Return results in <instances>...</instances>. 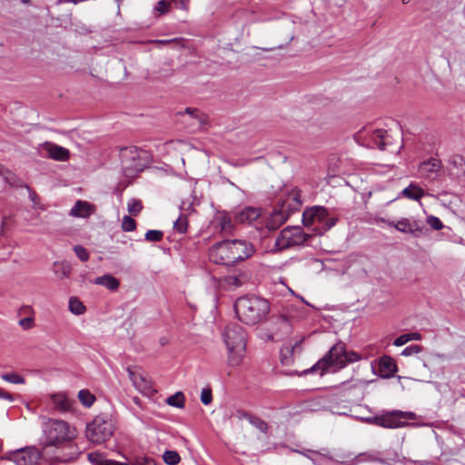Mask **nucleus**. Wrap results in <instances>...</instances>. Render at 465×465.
Segmentation results:
<instances>
[{
  "instance_id": "4be33fe9",
  "label": "nucleus",
  "mask_w": 465,
  "mask_h": 465,
  "mask_svg": "<svg viewBox=\"0 0 465 465\" xmlns=\"http://www.w3.org/2000/svg\"><path fill=\"white\" fill-rule=\"evenodd\" d=\"M401 195L410 200L419 201L425 195V193L418 184L411 183L401 191Z\"/></svg>"
},
{
  "instance_id": "4468645a",
  "label": "nucleus",
  "mask_w": 465,
  "mask_h": 465,
  "mask_svg": "<svg viewBox=\"0 0 465 465\" xmlns=\"http://www.w3.org/2000/svg\"><path fill=\"white\" fill-rule=\"evenodd\" d=\"M388 225L404 233L416 234L421 232L419 222L413 218H401L397 222H388Z\"/></svg>"
},
{
  "instance_id": "20e7f679",
  "label": "nucleus",
  "mask_w": 465,
  "mask_h": 465,
  "mask_svg": "<svg viewBox=\"0 0 465 465\" xmlns=\"http://www.w3.org/2000/svg\"><path fill=\"white\" fill-rule=\"evenodd\" d=\"M361 357L354 351H347L345 346L341 342L333 345L328 353L321 360H319L310 370L306 372H313L321 371V375L332 368L333 370H340L346 366L347 363H353L358 361Z\"/></svg>"
},
{
  "instance_id": "58836bf2",
  "label": "nucleus",
  "mask_w": 465,
  "mask_h": 465,
  "mask_svg": "<svg viewBox=\"0 0 465 465\" xmlns=\"http://www.w3.org/2000/svg\"><path fill=\"white\" fill-rule=\"evenodd\" d=\"M163 236V232L158 230H149L145 233V240L148 242H159Z\"/></svg>"
},
{
  "instance_id": "b1692460",
  "label": "nucleus",
  "mask_w": 465,
  "mask_h": 465,
  "mask_svg": "<svg viewBox=\"0 0 465 465\" xmlns=\"http://www.w3.org/2000/svg\"><path fill=\"white\" fill-rule=\"evenodd\" d=\"M52 401L54 407L62 411H67L71 409L73 401H71L65 394L57 393L52 395Z\"/></svg>"
},
{
  "instance_id": "473e14b6",
  "label": "nucleus",
  "mask_w": 465,
  "mask_h": 465,
  "mask_svg": "<svg viewBox=\"0 0 465 465\" xmlns=\"http://www.w3.org/2000/svg\"><path fill=\"white\" fill-rule=\"evenodd\" d=\"M185 113L192 118L196 119L201 126L207 123L206 115L197 109L186 108Z\"/></svg>"
},
{
  "instance_id": "bb28decb",
  "label": "nucleus",
  "mask_w": 465,
  "mask_h": 465,
  "mask_svg": "<svg viewBox=\"0 0 465 465\" xmlns=\"http://www.w3.org/2000/svg\"><path fill=\"white\" fill-rule=\"evenodd\" d=\"M421 340V334L419 332H410L400 335L393 341V345L400 347L406 344L410 341H420Z\"/></svg>"
},
{
  "instance_id": "423d86ee",
  "label": "nucleus",
  "mask_w": 465,
  "mask_h": 465,
  "mask_svg": "<svg viewBox=\"0 0 465 465\" xmlns=\"http://www.w3.org/2000/svg\"><path fill=\"white\" fill-rule=\"evenodd\" d=\"M337 222V218L330 216L329 212L322 206H312L306 209L302 213V223L306 227L316 225L314 231L319 234L332 228Z\"/></svg>"
},
{
  "instance_id": "6e6d98bb",
  "label": "nucleus",
  "mask_w": 465,
  "mask_h": 465,
  "mask_svg": "<svg viewBox=\"0 0 465 465\" xmlns=\"http://www.w3.org/2000/svg\"><path fill=\"white\" fill-rule=\"evenodd\" d=\"M301 342H302V341H296L295 345L292 347V351H294L295 346H296V345H298V344H300Z\"/></svg>"
},
{
  "instance_id": "c03bdc74",
  "label": "nucleus",
  "mask_w": 465,
  "mask_h": 465,
  "mask_svg": "<svg viewBox=\"0 0 465 465\" xmlns=\"http://www.w3.org/2000/svg\"><path fill=\"white\" fill-rule=\"evenodd\" d=\"M421 351V346L420 345H411L406 347L402 352L401 355L403 356H411L413 354H417Z\"/></svg>"
},
{
  "instance_id": "a878e982",
  "label": "nucleus",
  "mask_w": 465,
  "mask_h": 465,
  "mask_svg": "<svg viewBox=\"0 0 465 465\" xmlns=\"http://www.w3.org/2000/svg\"><path fill=\"white\" fill-rule=\"evenodd\" d=\"M69 311L74 315H82L85 312L84 304L77 297H71L69 300Z\"/></svg>"
},
{
  "instance_id": "09e8293b",
  "label": "nucleus",
  "mask_w": 465,
  "mask_h": 465,
  "mask_svg": "<svg viewBox=\"0 0 465 465\" xmlns=\"http://www.w3.org/2000/svg\"><path fill=\"white\" fill-rule=\"evenodd\" d=\"M19 325L25 329H29L33 325V320L31 318H24L19 321Z\"/></svg>"
},
{
  "instance_id": "a18cd8bd",
  "label": "nucleus",
  "mask_w": 465,
  "mask_h": 465,
  "mask_svg": "<svg viewBox=\"0 0 465 465\" xmlns=\"http://www.w3.org/2000/svg\"><path fill=\"white\" fill-rule=\"evenodd\" d=\"M452 163L465 173V160L461 155L453 156Z\"/></svg>"
},
{
  "instance_id": "c85d7f7f",
  "label": "nucleus",
  "mask_w": 465,
  "mask_h": 465,
  "mask_svg": "<svg viewBox=\"0 0 465 465\" xmlns=\"http://www.w3.org/2000/svg\"><path fill=\"white\" fill-rule=\"evenodd\" d=\"M243 417L256 429H258L260 431L266 433L268 430V425L267 423L260 419L259 417L251 415V414H243Z\"/></svg>"
},
{
  "instance_id": "aec40b11",
  "label": "nucleus",
  "mask_w": 465,
  "mask_h": 465,
  "mask_svg": "<svg viewBox=\"0 0 465 465\" xmlns=\"http://www.w3.org/2000/svg\"><path fill=\"white\" fill-rule=\"evenodd\" d=\"M94 212L93 204L78 200L70 211V215L74 217L87 218Z\"/></svg>"
},
{
  "instance_id": "f704fd0d",
  "label": "nucleus",
  "mask_w": 465,
  "mask_h": 465,
  "mask_svg": "<svg viewBox=\"0 0 465 465\" xmlns=\"http://www.w3.org/2000/svg\"><path fill=\"white\" fill-rule=\"evenodd\" d=\"M122 230L124 232H133L136 228L135 221L129 215H124L122 220Z\"/></svg>"
},
{
  "instance_id": "2f4dec72",
  "label": "nucleus",
  "mask_w": 465,
  "mask_h": 465,
  "mask_svg": "<svg viewBox=\"0 0 465 465\" xmlns=\"http://www.w3.org/2000/svg\"><path fill=\"white\" fill-rule=\"evenodd\" d=\"M163 459L164 462L168 465H177L181 458L177 451L175 450H166L163 454Z\"/></svg>"
},
{
  "instance_id": "2eb2a0df",
  "label": "nucleus",
  "mask_w": 465,
  "mask_h": 465,
  "mask_svg": "<svg viewBox=\"0 0 465 465\" xmlns=\"http://www.w3.org/2000/svg\"><path fill=\"white\" fill-rule=\"evenodd\" d=\"M368 146L377 147L385 150L389 144V135L386 130L376 129L368 134Z\"/></svg>"
},
{
  "instance_id": "864d4df0",
  "label": "nucleus",
  "mask_w": 465,
  "mask_h": 465,
  "mask_svg": "<svg viewBox=\"0 0 465 465\" xmlns=\"http://www.w3.org/2000/svg\"><path fill=\"white\" fill-rule=\"evenodd\" d=\"M6 222H7V218H6V217H4V218H3V221H2V230H1V232H0V235H3V233H4V227L5 226Z\"/></svg>"
},
{
  "instance_id": "4c0bfd02",
  "label": "nucleus",
  "mask_w": 465,
  "mask_h": 465,
  "mask_svg": "<svg viewBox=\"0 0 465 465\" xmlns=\"http://www.w3.org/2000/svg\"><path fill=\"white\" fill-rule=\"evenodd\" d=\"M133 465H156V462L150 457L135 456L133 460Z\"/></svg>"
},
{
  "instance_id": "603ef678",
  "label": "nucleus",
  "mask_w": 465,
  "mask_h": 465,
  "mask_svg": "<svg viewBox=\"0 0 465 465\" xmlns=\"http://www.w3.org/2000/svg\"><path fill=\"white\" fill-rule=\"evenodd\" d=\"M104 465H129L128 463L115 461V460H106Z\"/></svg>"
},
{
  "instance_id": "f3484780",
  "label": "nucleus",
  "mask_w": 465,
  "mask_h": 465,
  "mask_svg": "<svg viewBox=\"0 0 465 465\" xmlns=\"http://www.w3.org/2000/svg\"><path fill=\"white\" fill-rule=\"evenodd\" d=\"M251 279V272L247 269H242L225 277V283L233 288H238L248 282Z\"/></svg>"
},
{
  "instance_id": "f03ea898",
  "label": "nucleus",
  "mask_w": 465,
  "mask_h": 465,
  "mask_svg": "<svg viewBox=\"0 0 465 465\" xmlns=\"http://www.w3.org/2000/svg\"><path fill=\"white\" fill-rule=\"evenodd\" d=\"M223 338L227 348V363L231 367L240 366L246 354V334L242 326L232 323L226 326Z\"/></svg>"
},
{
  "instance_id": "9d476101",
  "label": "nucleus",
  "mask_w": 465,
  "mask_h": 465,
  "mask_svg": "<svg viewBox=\"0 0 465 465\" xmlns=\"http://www.w3.org/2000/svg\"><path fill=\"white\" fill-rule=\"evenodd\" d=\"M416 414L411 411H393L373 418V423L387 429H397L407 425L408 420H415Z\"/></svg>"
},
{
  "instance_id": "8fccbe9b",
  "label": "nucleus",
  "mask_w": 465,
  "mask_h": 465,
  "mask_svg": "<svg viewBox=\"0 0 465 465\" xmlns=\"http://www.w3.org/2000/svg\"><path fill=\"white\" fill-rule=\"evenodd\" d=\"M0 398L5 399V400L9 401H14V396L11 393L4 391L1 388H0Z\"/></svg>"
},
{
  "instance_id": "f257e3e1",
  "label": "nucleus",
  "mask_w": 465,
  "mask_h": 465,
  "mask_svg": "<svg viewBox=\"0 0 465 465\" xmlns=\"http://www.w3.org/2000/svg\"><path fill=\"white\" fill-rule=\"evenodd\" d=\"M253 252V245L245 240H225L210 248L209 259L216 264L232 266L248 259Z\"/></svg>"
},
{
  "instance_id": "6ab92c4d",
  "label": "nucleus",
  "mask_w": 465,
  "mask_h": 465,
  "mask_svg": "<svg viewBox=\"0 0 465 465\" xmlns=\"http://www.w3.org/2000/svg\"><path fill=\"white\" fill-rule=\"evenodd\" d=\"M397 371V366L390 356H382L379 361L378 372L381 378H391Z\"/></svg>"
},
{
  "instance_id": "a211bd4d",
  "label": "nucleus",
  "mask_w": 465,
  "mask_h": 465,
  "mask_svg": "<svg viewBox=\"0 0 465 465\" xmlns=\"http://www.w3.org/2000/svg\"><path fill=\"white\" fill-rule=\"evenodd\" d=\"M43 150L46 152L48 157L56 161H66L70 156V153L66 148L52 143H45Z\"/></svg>"
},
{
  "instance_id": "c9c22d12",
  "label": "nucleus",
  "mask_w": 465,
  "mask_h": 465,
  "mask_svg": "<svg viewBox=\"0 0 465 465\" xmlns=\"http://www.w3.org/2000/svg\"><path fill=\"white\" fill-rule=\"evenodd\" d=\"M187 226L188 221L184 215H180L173 224L174 229L180 233H184L187 231Z\"/></svg>"
},
{
  "instance_id": "cd10ccee",
  "label": "nucleus",
  "mask_w": 465,
  "mask_h": 465,
  "mask_svg": "<svg viewBox=\"0 0 465 465\" xmlns=\"http://www.w3.org/2000/svg\"><path fill=\"white\" fill-rule=\"evenodd\" d=\"M54 273L60 278V279H64V278H68L70 273H71V271H72V268H71V265L70 263L66 262H54Z\"/></svg>"
},
{
  "instance_id": "393cba45",
  "label": "nucleus",
  "mask_w": 465,
  "mask_h": 465,
  "mask_svg": "<svg viewBox=\"0 0 465 465\" xmlns=\"http://www.w3.org/2000/svg\"><path fill=\"white\" fill-rule=\"evenodd\" d=\"M218 222L221 231L225 233L231 232L235 223L234 221H232V218L226 213H221L218 216Z\"/></svg>"
},
{
  "instance_id": "7ed1b4c3",
  "label": "nucleus",
  "mask_w": 465,
  "mask_h": 465,
  "mask_svg": "<svg viewBox=\"0 0 465 465\" xmlns=\"http://www.w3.org/2000/svg\"><path fill=\"white\" fill-rule=\"evenodd\" d=\"M235 312L245 324H255L262 322L270 312L269 302L256 296L239 298L234 303Z\"/></svg>"
},
{
  "instance_id": "37998d69",
  "label": "nucleus",
  "mask_w": 465,
  "mask_h": 465,
  "mask_svg": "<svg viewBox=\"0 0 465 465\" xmlns=\"http://www.w3.org/2000/svg\"><path fill=\"white\" fill-rule=\"evenodd\" d=\"M427 223L434 230H440L443 227L441 221L438 217H435L433 215H430L427 218Z\"/></svg>"
},
{
  "instance_id": "412c9836",
  "label": "nucleus",
  "mask_w": 465,
  "mask_h": 465,
  "mask_svg": "<svg viewBox=\"0 0 465 465\" xmlns=\"http://www.w3.org/2000/svg\"><path fill=\"white\" fill-rule=\"evenodd\" d=\"M440 168V162L437 159H430L427 162L420 163L419 167L420 173L427 178H430L432 173H437Z\"/></svg>"
},
{
  "instance_id": "79ce46f5",
  "label": "nucleus",
  "mask_w": 465,
  "mask_h": 465,
  "mask_svg": "<svg viewBox=\"0 0 465 465\" xmlns=\"http://www.w3.org/2000/svg\"><path fill=\"white\" fill-rule=\"evenodd\" d=\"M170 8H171V4L169 2L161 0L157 3V5L155 6V11L158 12L159 14L163 15V14L168 13L170 11Z\"/></svg>"
},
{
  "instance_id": "39448f33",
  "label": "nucleus",
  "mask_w": 465,
  "mask_h": 465,
  "mask_svg": "<svg viewBox=\"0 0 465 465\" xmlns=\"http://www.w3.org/2000/svg\"><path fill=\"white\" fill-rule=\"evenodd\" d=\"M76 436L74 428L62 420H47L43 426L41 445L45 451L48 447L60 448Z\"/></svg>"
},
{
  "instance_id": "de8ad7c7",
  "label": "nucleus",
  "mask_w": 465,
  "mask_h": 465,
  "mask_svg": "<svg viewBox=\"0 0 465 465\" xmlns=\"http://www.w3.org/2000/svg\"><path fill=\"white\" fill-rule=\"evenodd\" d=\"M0 175L4 176L5 180L7 182V183H11V175H12V173L9 172L8 170H5V167L0 164Z\"/></svg>"
},
{
  "instance_id": "5701e85b",
  "label": "nucleus",
  "mask_w": 465,
  "mask_h": 465,
  "mask_svg": "<svg viewBox=\"0 0 465 465\" xmlns=\"http://www.w3.org/2000/svg\"><path fill=\"white\" fill-rule=\"evenodd\" d=\"M94 283L97 285H102L110 291L117 290L120 285L119 281L114 276L110 274H105L95 278L94 280Z\"/></svg>"
},
{
  "instance_id": "5fc2aeb1",
  "label": "nucleus",
  "mask_w": 465,
  "mask_h": 465,
  "mask_svg": "<svg viewBox=\"0 0 465 465\" xmlns=\"http://www.w3.org/2000/svg\"><path fill=\"white\" fill-rule=\"evenodd\" d=\"M378 221H380L381 223H385L386 224H388V222H391L390 220H386L384 218H380Z\"/></svg>"
},
{
  "instance_id": "ea45409f",
  "label": "nucleus",
  "mask_w": 465,
  "mask_h": 465,
  "mask_svg": "<svg viewBox=\"0 0 465 465\" xmlns=\"http://www.w3.org/2000/svg\"><path fill=\"white\" fill-rule=\"evenodd\" d=\"M74 251L76 256L82 262H86L89 259V252H87V250L84 247H83L81 245H75L74 247Z\"/></svg>"
},
{
  "instance_id": "e433bc0d",
  "label": "nucleus",
  "mask_w": 465,
  "mask_h": 465,
  "mask_svg": "<svg viewBox=\"0 0 465 465\" xmlns=\"http://www.w3.org/2000/svg\"><path fill=\"white\" fill-rule=\"evenodd\" d=\"M1 378L7 381V382H10V383H14V384H24L25 383V379L17 374V373H5V374H3L1 376Z\"/></svg>"
},
{
  "instance_id": "3c124183",
  "label": "nucleus",
  "mask_w": 465,
  "mask_h": 465,
  "mask_svg": "<svg viewBox=\"0 0 465 465\" xmlns=\"http://www.w3.org/2000/svg\"><path fill=\"white\" fill-rule=\"evenodd\" d=\"M359 459H360V460H370V461L376 460L373 455L368 454V453H361L359 455Z\"/></svg>"
},
{
  "instance_id": "1a4fd4ad",
  "label": "nucleus",
  "mask_w": 465,
  "mask_h": 465,
  "mask_svg": "<svg viewBox=\"0 0 465 465\" xmlns=\"http://www.w3.org/2000/svg\"><path fill=\"white\" fill-rule=\"evenodd\" d=\"M302 205L301 191L297 188L286 190L281 198L279 212L274 214L273 218L275 220L279 219L282 223L291 213L299 211Z\"/></svg>"
},
{
  "instance_id": "4d7b16f0",
  "label": "nucleus",
  "mask_w": 465,
  "mask_h": 465,
  "mask_svg": "<svg viewBox=\"0 0 465 465\" xmlns=\"http://www.w3.org/2000/svg\"><path fill=\"white\" fill-rule=\"evenodd\" d=\"M282 320L283 322H287V319H286L285 317H283V316L282 317Z\"/></svg>"
},
{
  "instance_id": "9b49d317",
  "label": "nucleus",
  "mask_w": 465,
  "mask_h": 465,
  "mask_svg": "<svg viewBox=\"0 0 465 465\" xmlns=\"http://www.w3.org/2000/svg\"><path fill=\"white\" fill-rule=\"evenodd\" d=\"M309 238L303 230L297 227H286L281 231L276 238L275 245L277 248L283 250L292 246L300 245L305 242Z\"/></svg>"
},
{
  "instance_id": "6e6552de",
  "label": "nucleus",
  "mask_w": 465,
  "mask_h": 465,
  "mask_svg": "<svg viewBox=\"0 0 465 465\" xmlns=\"http://www.w3.org/2000/svg\"><path fill=\"white\" fill-rule=\"evenodd\" d=\"M114 426L113 421L104 416H96L86 426V438L94 444L107 441L113 436Z\"/></svg>"
},
{
  "instance_id": "ddd939ff",
  "label": "nucleus",
  "mask_w": 465,
  "mask_h": 465,
  "mask_svg": "<svg viewBox=\"0 0 465 465\" xmlns=\"http://www.w3.org/2000/svg\"><path fill=\"white\" fill-rule=\"evenodd\" d=\"M127 372L134 386L142 393L149 395L153 390L151 381L136 368H128Z\"/></svg>"
},
{
  "instance_id": "7c9ffc66",
  "label": "nucleus",
  "mask_w": 465,
  "mask_h": 465,
  "mask_svg": "<svg viewBox=\"0 0 465 465\" xmlns=\"http://www.w3.org/2000/svg\"><path fill=\"white\" fill-rule=\"evenodd\" d=\"M78 399L84 407H91L94 402L95 397L87 390H81L78 392Z\"/></svg>"
},
{
  "instance_id": "0eeeda50",
  "label": "nucleus",
  "mask_w": 465,
  "mask_h": 465,
  "mask_svg": "<svg viewBox=\"0 0 465 465\" xmlns=\"http://www.w3.org/2000/svg\"><path fill=\"white\" fill-rule=\"evenodd\" d=\"M124 173L128 177H133L143 170L149 161L146 151L137 147L124 148L121 153Z\"/></svg>"
},
{
  "instance_id": "a19ab883",
  "label": "nucleus",
  "mask_w": 465,
  "mask_h": 465,
  "mask_svg": "<svg viewBox=\"0 0 465 465\" xmlns=\"http://www.w3.org/2000/svg\"><path fill=\"white\" fill-rule=\"evenodd\" d=\"M201 401L204 405H209L213 401L212 390L210 388H204L201 392Z\"/></svg>"
},
{
  "instance_id": "72a5a7b5",
  "label": "nucleus",
  "mask_w": 465,
  "mask_h": 465,
  "mask_svg": "<svg viewBox=\"0 0 465 465\" xmlns=\"http://www.w3.org/2000/svg\"><path fill=\"white\" fill-rule=\"evenodd\" d=\"M127 210L133 215H138L143 210L142 202L138 199H131L127 203Z\"/></svg>"
},
{
  "instance_id": "49530a36",
  "label": "nucleus",
  "mask_w": 465,
  "mask_h": 465,
  "mask_svg": "<svg viewBox=\"0 0 465 465\" xmlns=\"http://www.w3.org/2000/svg\"><path fill=\"white\" fill-rule=\"evenodd\" d=\"M177 7L183 10H188L190 0H173Z\"/></svg>"
},
{
  "instance_id": "dca6fc26",
  "label": "nucleus",
  "mask_w": 465,
  "mask_h": 465,
  "mask_svg": "<svg viewBox=\"0 0 465 465\" xmlns=\"http://www.w3.org/2000/svg\"><path fill=\"white\" fill-rule=\"evenodd\" d=\"M261 215V210L254 207H245L238 211L234 215L235 223H252Z\"/></svg>"
},
{
  "instance_id": "f8f14e48",
  "label": "nucleus",
  "mask_w": 465,
  "mask_h": 465,
  "mask_svg": "<svg viewBox=\"0 0 465 465\" xmlns=\"http://www.w3.org/2000/svg\"><path fill=\"white\" fill-rule=\"evenodd\" d=\"M41 453L35 447L21 448L6 452L4 459L13 461L16 465H37Z\"/></svg>"
},
{
  "instance_id": "c756f323",
  "label": "nucleus",
  "mask_w": 465,
  "mask_h": 465,
  "mask_svg": "<svg viewBox=\"0 0 465 465\" xmlns=\"http://www.w3.org/2000/svg\"><path fill=\"white\" fill-rule=\"evenodd\" d=\"M185 398L183 392L178 391L173 395L167 398L166 402L170 406H173L176 408H183L184 407Z\"/></svg>"
}]
</instances>
